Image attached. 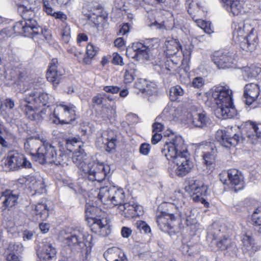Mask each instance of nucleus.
Returning <instances> with one entry per match:
<instances>
[{
  "instance_id": "20",
  "label": "nucleus",
  "mask_w": 261,
  "mask_h": 261,
  "mask_svg": "<svg viewBox=\"0 0 261 261\" xmlns=\"http://www.w3.org/2000/svg\"><path fill=\"white\" fill-rule=\"evenodd\" d=\"M13 30L18 35H23L25 37L34 38L37 35H43L42 34H36V29L24 21H20L15 23L13 26Z\"/></svg>"
},
{
  "instance_id": "24",
  "label": "nucleus",
  "mask_w": 261,
  "mask_h": 261,
  "mask_svg": "<svg viewBox=\"0 0 261 261\" xmlns=\"http://www.w3.org/2000/svg\"><path fill=\"white\" fill-rule=\"evenodd\" d=\"M242 241L243 242L242 250L244 253H248L251 256L259 249V246L251 236L247 234L243 236Z\"/></svg>"
},
{
  "instance_id": "15",
  "label": "nucleus",
  "mask_w": 261,
  "mask_h": 261,
  "mask_svg": "<svg viewBox=\"0 0 261 261\" xmlns=\"http://www.w3.org/2000/svg\"><path fill=\"white\" fill-rule=\"evenodd\" d=\"M234 59V54L227 50H220L213 53V62L218 69L231 67Z\"/></svg>"
},
{
  "instance_id": "58",
  "label": "nucleus",
  "mask_w": 261,
  "mask_h": 261,
  "mask_svg": "<svg viewBox=\"0 0 261 261\" xmlns=\"http://www.w3.org/2000/svg\"><path fill=\"white\" fill-rule=\"evenodd\" d=\"M132 232V230L128 227H123L121 228V234L123 238H128L131 235Z\"/></svg>"
},
{
  "instance_id": "52",
  "label": "nucleus",
  "mask_w": 261,
  "mask_h": 261,
  "mask_svg": "<svg viewBox=\"0 0 261 261\" xmlns=\"http://www.w3.org/2000/svg\"><path fill=\"white\" fill-rule=\"evenodd\" d=\"M43 10H44V11H45V12L47 14L51 15L54 13V11H53V8L51 7V5H50V3L49 2V1H48L47 0H43Z\"/></svg>"
},
{
  "instance_id": "12",
  "label": "nucleus",
  "mask_w": 261,
  "mask_h": 261,
  "mask_svg": "<svg viewBox=\"0 0 261 261\" xmlns=\"http://www.w3.org/2000/svg\"><path fill=\"white\" fill-rule=\"evenodd\" d=\"M75 107L70 104H60L57 106L54 111L55 117L61 124H70L76 119Z\"/></svg>"
},
{
  "instance_id": "14",
  "label": "nucleus",
  "mask_w": 261,
  "mask_h": 261,
  "mask_svg": "<svg viewBox=\"0 0 261 261\" xmlns=\"http://www.w3.org/2000/svg\"><path fill=\"white\" fill-rule=\"evenodd\" d=\"M25 3V2H24ZM35 7L28 6V5H19L18 7V12L21 15L23 21L29 24L34 29H36V34H42L43 30L37 22L35 13Z\"/></svg>"
},
{
  "instance_id": "53",
  "label": "nucleus",
  "mask_w": 261,
  "mask_h": 261,
  "mask_svg": "<svg viewBox=\"0 0 261 261\" xmlns=\"http://www.w3.org/2000/svg\"><path fill=\"white\" fill-rule=\"evenodd\" d=\"M103 90L107 93L115 94L120 91V88L117 86H109L103 87Z\"/></svg>"
},
{
  "instance_id": "9",
  "label": "nucleus",
  "mask_w": 261,
  "mask_h": 261,
  "mask_svg": "<svg viewBox=\"0 0 261 261\" xmlns=\"http://www.w3.org/2000/svg\"><path fill=\"white\" fill-rule=\"evenodd\" d=\"M216 139L221 144L227 148L236 146L243 140V136L239 127L226 128L224 130H218L215 136Z\"/></svg>"
},
{
  "instance_id": "51",
  "label": "nucleus",
  "mask_w": 261,
  "mask_h": 261,
  "mask_svg": "<svg viewBox=\"0 0 261 261\" xmlns=\"http://www.w3.org/2000/svg\"><path fill=\"white\" fill-rule=\"evenodd\" d=\"M51 16H54L56 19L61 20L62 24H64V22H66L65 21L67 19L66 15L61 11L54 12Z\"/></svg>"
},
{
  "instance_id": "59",
  "label": "nucleus",
  "mask_w": 261,
  "mask_h": 261,
  "mask_svg": "<svg viewBox=\"0 0 261 261\" xmlns=\"http://www.w3.org/2000/svg\"><path fill=\"white\" fill-rule=\"evenodd\" d=\"M103 96L102 94H97L92 98V102L97 105H100L102 103Z\"/></svg>"
},
{
  "instance_id": "30",
  "label": "nucleus",
  "mask_w": 261,
  "mask_h": 261,
  "mask_svg": "<svg viewBox=\"0 0 261 261\" xmlns=\"http://www.w3.org/2000/svg\"><path fill=\"white\" fill-rule=\"evenodd\" d=\"M166 45V54L169 57L176 55L179 49H181V46L176 40L168 41Z\"/></svg>"
},
{
  "instance_id": "22",
  "label": "nucleus",
  "mask_w": 261,
  "mask_h": 261,
  "mask_svg": "<svg viewBox=\"0 0 261 261\" xmlns=\"http://www.w3.org/2000/svg\"><path fill=\"white\" fill-rule=\"evenodd\" d=\"M223 7L232 16L239 15L243 10L244 0H223Z\"/></svg>"
},
{
  "instance_id": "16",
  "label": "nucleus",
  "mask_w": 261,
  "mask_h": 261,
  "mask_svg": "<svg viewBox=\"0 0 261 261\" xmlns=\"http://www.w3.org/2000/svg\"><path fill=\"white\" fill-rule=\"evenodd\" d=\"M258 84L253 83L246 84L244 88L243 96L245 103L251 105L253 102L261 101V93Z\"/></svg>"
},
{
  "instance_id": "1",
  "label": "nucleus",
  "mask_w": 261,
  "mask_h": 261,
  "mask_svg": "<svg viewBox=\"0 0 261 261\" xmlns=\"http://www.w3.org/2000/svg\"><path fill=\"white\" fill-rule=\"evenodd\" d=\"M170 137V141L164 145L162 152L169 162L175 164L174 172L175 175L183 177L189 173L192 168V163L189 160L190 155L180 136L172 134Z\"/></svg>"
},
{
  "instance_id": "63",
  "label": "nucleus",
  "mask_w": 261,
  "mask_h": 261,
  "mask_svg": "<svg viewBox=\"0 0 261 261\" xmlns=\"http://www.w3.org/2000/svg\"><path fill=\"white\" fill-rule=\"evenodd\" d=\"M33 237V232L29 230H25L23 233V238L24 240H30L32 239Z\"/></svg>"
},
{
  "instance_id": "32",
  "label": "nucleus",
  "mask_w": 261,
  "mask_h": 261,
  "mask_svg": "<svg viewBox=\"0 0 261 261\" xmlns=\"http://www.w3.org/2000/svg\"><path fill=\"white\" fill-rule=\"evenodd\" d=\"M176 116V109L171 106H167L158 117L164 121H171Z\"/></svg>"
},
{
  "instance_id": "55",
  "label": "nucleus",
  "mask_w": 261,
  "mask_h": 261,
  "mask_svg": "<svg viewBox=\"0 0 261 261\" xmlns=\"http://www.w3.org/2000/svg\"><path fill=\"white\" fill-rule=\"evenodd\" d=\"M112 62L113 64H114L115 65H121V66L124 65L122 57L117 53L113 54Z\"/></svg>"
},
{
  "instance_id": "17",
  "label": "nucleus",
  "mask_w": 261,
  "mask_h": 261,
  "mask_svg": "<svg viewBox=\"0 0 261 261\" xmlns=\"http://www.w3.org/2000/svg\"><path fill=\"white\" fill-rule=\"evenodd\" d=\"M58 59H53L46 72L47 81L52 83L54 87L57 86L60 83L63 75L61 71L58 68Z\"/></svg>"
},
{
  "instance_id": "23",
  "label": "nucleus",
  "mask_w": 261,
  "mask_h": 261,
  "mask_svg": "<svg viewBox=\"0 0 261 261\" xmlns=\"http://www.w3.org/2000/svg\"><path fill=\"white\" fill-rule=\"evenodd\" d=\"M251 26L249 24H245L240 22L235 25L233 32V39L237 43L240 44L247 36L248 32L251 30Z\"/></svg>"
},
{
  "instance_id": "60",
  "label": "nucleus",
  "mask_w": 261,
  "mask_h": 261,
  "mask_svg": "<svg viewBox=\"0 0 261 261\" xmlns=\"http://www.w3.org/2000/svg\"><path fill=\"white\" fill-rule=\"evenodd\" d=\"M39 228L42 232L46 233L48 232L50 228V224L47 223H41L39 224Z\"/></svg>"
},
{
  "instance_id": "45",
  "label": "nucleus",
  "mask_w": 261,
  "mask_h": 261,
  "mask_svg": "<svg viewBox=\"0 0 261 261\" xmlns=\"http://www.w3.org/2000/svg\"><path fill=\"white\" fill-rule=\"evenodd\" d=\"M107 140L106 150L108 152H110L115 148L116 138L115 137H113L111 138H108Z\"/></svg>"
},
{
  "instance_id": "61",
  "label": "nucleus",
  "mask_w": 261,
  "mask_h": 261,
  "mask_svg": "<svg viewBox=\"0 0 261 261\" xmlns=\"http://www.w3.org/2000/svg\"><path fill=\"white\" fill-rule=\"evenodd\" d=\"M129 26L128 23L124 24L120 29L119 34L120 35H124L129 32Z\"/></svg>"
},
{
  "instance_id": "5",
  "label": "nucleus",
  "mask_w": 261,
  "mask_h": 261,
  "mask_svg": "<svg viewBox=\"0 0 261 261\" xmlns=\"http://www.w3.org/2000/svg\"><path fill=\"white\" fill-rule=\"evenodd\" d=\"M98 197L101 202L109 206L119 205L120 210L123 211L126 217H135V203L123 204L125 198L123 189L115 186L103 187L99 189Z\"/></svg>"
},
{
  "instance_id": "54",
  "label": "nucleus",
  "mask_w": 261,
  "mask_h": 261,
  "mask_svg": "<svg viewBox=\"0 0 261 261\" xmlns=\"http://www.w3.org/2000/svg\"><path fill=\"white\" fill-rule=\"evenodd\" d=\"M203 159L204 164L207 166H211L212 164V154L210 152H205L203 154Z\"/></svg>"
},
{
  "instance_id": "36",
  "label": "nucleus",
  "mask_w": 261,
  "mask_h": 261,
  "mask_svg": "<svg viewBox=\"0 0 261 261\" xmlns=\"http://www.w3.org/2000/svg\"><path fill=\"white\" fill-rule=\"evenodd\" d=\"M29 180H30V187L36 193H40L44 189V185L42 180L37 179L34 176H31Z\"/></svg>"
},
{
  "instance_id": "64",
  "label": "nucleus",
  "mask_w": 261,
  "mask_h": 261,
  "mask_svg": "<svg viewBox=\"0 0 261 261\" xmlns=\"http://www.w3.org/2000/svg\"><path fill=\"white\" fill-rule=\"evenodd\" d=\"M7 261H20L18 256L13 253H11L7 255Z\"/></svg>"
},
{
  "instance_id": "26",
  "label": "nucleus",
  "mask_w": 261,
  "mask_h": 261,
  "mask_svg": "<svg viewBox=\"0 0 261 261\" xmlns=\"http://www.w3.org/2000/svg\"><path fill=\"white\" fill-rule=\"evenodd\" d=\"M242 75L245 80L251 79H261V67L251 65L250 66L244 68L242 70Z\"/></svg>"
},
{
  "instance_id": "40",
  "label": "nucleus",
  "mask_w": 261,
  "mask_h": 261,
  "mask_svg": "<svg viewBox=\"0 0 261 261\" xmlns=\"http://www.w3.org/2000/svg\"><path fill=\"white\" fill-rule=\"evenodd\" d=\"M61 27V34L62 39L65 43H67L70 38V28L66 22H64Z\"/></svg>"
},
{
  "instance_id": "44",
  "label": "nucleus",
  "mask_w": 261,
  "mask_h": 261,
  "mask_svg": "<svg viewBox=\"0 0 261 261\" xmlns=\"http://www.w3.org/2000/svg\"><path fill=\"white\" fill-rule=\"evenodd\" d=\"M190 0H187L186 1V5H187V2H190ZM189 6L188 8V11L189 14L191 15H194L195 16V14L198 12L200 9L198 4L195 3L193 1H191V2L189 3Z\"/></svg>"
},
{
  "instance_id": "42",
  "label": "nucleus",
  "mask_w": 261,
  "mask_h": 261,
  "mask_svg": "<svg viewBox=\"0 0 261 261\" xmlns=\"http://www.w3.org/2000/svg\"><path fill=\"white\" fill-rule=\"evenodd\" d=\"M252 221L254 226L261 228V206L257 207L252 214Z\"/></svg>"
},
{
  "instance_id": "47",
  "label": "nucleus",
  "mask_w": 261,
  "mask_h": 261,
  "mask_svg": "<svg viewBox=\"0 0 261 261\" xmlns=\"http://www.w3.org/2000/svg\"><path fill=\"white\" fill-rule=\"evenodd\" d=\"M198 248L199 246L198 245H196L191 247H189L187 245H184L182 248V251L184 253H187L189 255H191L198 252V249L195 250V249Z\"/></svg>"
},
{
  "instance_id": "57",
  "label": "nucleus",
  "mask_w": 261,
  "mask_h": 261,
  "mask_svg": "<svg viewBox=\"0 0 261 261\" xmlns=\"http://www.w3.org/2000/svg\"><path fill=\"white\" fill-rule=\"evenodd\" d=\"M153 135L151 138V143L152 144H156L158 143L162 139V136L161 134L158 133H153Z\"/></svg>"
},
{
  "instance_id": "7",
  "label": "nucleus",
  "mask_w": 261,
  "mask_h": 261,
  "mask_svg": "<svg viewBox=\"0 0 261 261\" xmlns=\"http://www.w3.org/2000/svg\"><path fill=\"white\" fill-rule=\"evenodd\" d=\"M155 40H149L144 43L141 42L133 43L131 46L126 48V55L130 58L149 59L152 51L158 47L159 44L157 42L153 43Z\"/></svg>"
},
{
  "instance_id": "2",
  "label": "nucleus",
  "mask_w": 261,
  "mask_h": 261,
  "mask_svg": "<svg viewBox=\"0 0 261 261\" xmlns=\"http://www.w3.org/2000/svg\"><path fill=\"white\" fill-rule=\"evenodd\" d=\"M78 148L79 150L73 153L72 160L77 166L79 174L83 178L92 181H102L110 172V166L99 162H90L81 146L78 145Z\"/></svg>"
},
{
  "instance_id": "34",
  "label": "nucleus",
  "mask_w": 261,
  "mask_h": 261,
  "mask_svg": "<svg viewBox=\"0 0 261 261\" xmlns=\"http://www.w3.org/2000/svg\"><path fill=\"white\" fill-rule=\"evenodd\" d=\"M207 121V119L204 114L195 113L193 115L192 123L196 127H203L206 124Z\"/></svg>"
},
{
  "instance_id": "21",
  "label": "nucleus",
  "mask_w": 261,
  "mask_h": 261,
  "mask_svg": "<svg viewBox=\"0 0 261 261\" xmlns=\"http://www.w3.org/2000/svg\"><path fill=\"white\" fill-rule=\"evenodd\" d=\"M254 28H251L249 34L244 38L240 44L241 47L244 50L253 51L254 50L258 43L257 33H254Z\"/></svg>"
},
{
  "instance_id": "31",
  "label": "nucleus",
  "mask_w": 261,
  "mask_h": 261,
  "mask_svg": "<svg viewBox=\"0 0 261 261\" xmlns=\"http://www.w3.org/2000/svg\"><path fill=\"white\" fill-rule=\"evenodd\" d=\"M42 252L44 258L46 259H51L55 257L57 254L56 248L49 242L44 243Z\"/></svg>"
},
{
  "instance_id": "13",
  "label": "nucleus",
  "mask_w": 261,
  "mask_h": 261,
  "mask_svg": "<svg viewBox=\"0 0 261 261\" xmlns=\"http://www.w3.org/2000/svg\"><path fill=\"white\" fill-rule=\"evenodd\" d=\"M185 191L192 197L195 202H199L202 199V196L206 195L207 188L202 181L191 179L188 181L185 188Z\"/></svg>"
},
{
  "instance_id": "8",
  "label": "nucleus",
  "mask_w": 261,
  "mask_h": 261,
  "mask_svg": "<svg viewBox=\"0 0 261 261\" xmlns=\"http://www.w3.org/2000/svg\"><path fill=\"white\" fill-rule=\"evenodd\" d=\"M42 145L37 149V160L41 164H61V154H57L55 146L46 141L44 138L40 139Z\"/></svg>"
},
{
  "instance_id": "37",
  "label": "nucleus",
  "mask_w": 261,
  "mask_h": 261,
  "mask_svg": "<svg viewBox=\"0 0 261 261\" xmlns=\"http://www.w3.org/2000/svg\"><path fill=\"white\" fill-rule=\"evenodd\" d=\"M217 246L221 250H230L236 249V246L231 243V240L228 238H223L217 243Z\"/></svg>"
},
{
  "instance_id": "48",
  "label": "nucleus",
  "mask_w": 261,
  "mask_h": 261,
  "mask_svg": "<svg viewBox=\"0 0 261 261\" xmlns=\"http://www.w3.org/2000/svg\"><path fill=\"white\" fill-rule=\"evenodd\" d=\"M160 117H156L155 122L153 123L152 125L153 133H160L164 129V124L160 122Z\"/></svg>"
},
{
  "instance_id": "41",
  "label": "nucleus",
  "mask_w": 261,
  "mask_h": 261,
  "mask_svg": "<svg viewBox=\"0 0 261 261\" xmlns=\"http://www.w3.org/2000/svg\"><path fill=\"white\" fill-rule=\"evenodd\" d=\"M252 221L254 226L261 228V206L257 207L252 214Z\"/></svg>"
},
{
  "instance_id": "35",
  "label": "nucleus",
  "mask_w": 261,
  "mask_h": 261,
  "mask_svg": "<svg viewBox=\"0 0 261 261\" xmlns=\"http://www.w3.org/2000/svg\"><path fill=\"white\" fill-rule=\"evenodd\" d=\"M121 250L116 247L110 248L104 252L103 256L107 261L115 260V258L120 253Z\"/></svg>"
},
{
  "instance_id": "28",
  "label": "nucleus",
  "mask_w": 261,
  "mask_h": 261,
  "mask_svg": "<svg viewBox=\"0 0 261 261\" xmlns=\"http://www.w3.org/2000/svg\"><path fill=\"white\" fill-rule=\"evenodd\" d=\"M246 135L252 143H256L261 137V123L255 124L250 122Z\"/></svg>"
},
{
  "instance_id": "11",
  "label": "nucleus",
  "mask_w": 261,
  "mask_h": 261,
  "mask_svg": "<svg viewBox=\"0 0 261 261\" xmlns=\"http://www.w3.org/2000/svg\"><path fill=\"white\" fill-rule=\"evenodd\" d=\"M219 178L223 185L233 189L235 192L242 190L244 187V177L237 169L224 171L219 174Z\"/></svg>"
},
{
  "instance_id": "39",
  "label": "nucleus",
  "mask_w": 261,
  "mask_h": 261,
  "mask_svg": "<svg viewBox=\"0 0 261 261\" xmlns=\"http://www.w3.org/2000/svg\"><path fill=\"white\" fill-rule=\"evenodd\" d=\"M97 49L92 44L89 43L87 46L86 54L87 57L84 58V62L85 64H88L90 63V60L92 59L97 53Z\"/></svg>"
},
{
  "instance_id": "50",
  "label": "nucleus",
  "mask_w": 261,
  "mask_h": 261,
  "mask_svg": "<svg viewBox=\"0 0 261 261\" xmlns=\"http://www.w3.org/2000/svg\"><path fill=\"white\" fill-rule=\"evenodd\" d=\"M150 150V145L146 143H144L140 145L139 152L143 155H147L149 154Z\"/></svg>"
},
{
  "instance_id": "43",
  "label": "nucleus",
  "mask_w": 261,
  "mask_h": 261,
  "mask_svg": "<svg viewBox=\"0 0 261 261\" xmlns=\"http://www.w3.org/2000/svg\"><path fill=\"white\" fill-rule=\"evenodd\" d=\"M40 139L41 138L39 137V136L30 137L27 139L24 143L25 149L27 150L33 149V145L36 143L37 140H40Z\"/></svg>"
},
{
  "instance_id": "33",
  "label": "nucleus",
  "mask_w": 261,
  "mask_h": 261,
  "mask_svg": "<svg viewBox=\"0 0 261 261\" xmlns=\"http://www.w3.org/2000/svg\"><path fill=\"white\" fill-rule=\"evenodd\" d=\"M136 70V66L133 63L127 66L124 75L125 83H130L134 80Z\"/></svg>"
},
{
  "instance_id": "29",
  "label": "nucleus",
  "mask_w": 261,
  "mask_h": 261,
  "mask_svg": "<svg viewBox=\"0 0 261 261\" xmlns=\"http://www.w3.org/2000/svg\"><path fill=\"white\" fill-rule=\"evenodd\" d=\"M174 219V216L172 214L163 213L156 217V223L161 230H164L169 227V220Z\"/></svg>"
},
{
  "instance_id": "10",
  "label": "nucleus",
  "mask_w": 261,
  "mask_h": 261,
  "mask_svg": "<svg viewBox=\"0 0 261 261\" xmlns=\"http://www.w3.org/2000/svg\"><path fill=\"white\" fill-rule=\"evenodd\" d=\"M95 209L92 206L87 208L85 213L86 217L91 231L99 236L106 237L111 232L108 220L106 218L93 217L91 212Z\"/></svg>"
},
{
  "instance_id": "27",
  "label": "nucleus",
  "mask_w": 261,
  "mask_h": 261,
  "mask_svg": "<svg viewBox=\"0 0 261 261\" xmlns=\"http://www.w3.org/2000/svg\"><path fill=\"white\" fill-rule=\"evenodd\" d=\"M92 7L91 5L88 6V8L90 9V10H89V12L85 15H87L89 19L93 21L94 23H99L100 21H102L105 17L102 8L98 6H97L95 9L94 8L93 10L92 9Z\"/></svg>"
},
{
  "instance_id": "25",
  "label": "nucleus",
  "mask_w": 261,
  "mask_h": 261,
  "mask_svg": "<svg viewBox=\"0 0 261 261\" xmlns=\"http://www.w3.org/2000/svg\"><path fill=\"white\" fill-rule=\"evenodd\" d=\"M32 215L36 216L35 219L36 220H38L39 218L40 220H46L49 217V208L46 204L42 202L38 203L32 209Z\"/></svg>"
},
{
  "instance_id": "46",
  "label": "nucleus",
  "mask_w": 261,
  "mask_h": 261,
  "mask_svg": "<svg viewBox=\"0 0 261 261\" xmlns=\"http://www.w3.org/2000/svg\"><path fill=\"white\" fill-rule=\"evenodd\" d=\"M198 25L203 29L204 31L208 34H211L212 33V30L211 28L210 23H208L207 22H205L201 19H199L196 21Z\"/></svg>"
},
{
  "instance_id": "6",
  "label": "nucleus",
  "mask_w": 261,
  "mask_h": 261,
  "mask_svg": "<svg viewBox=\"0 0 261 261\" xmlns=\"http://www.w3.org/2000/svg\"><path fill=\"white\" fill-rule=\"evenodd\" d=\"M92 236L84 233L82 231L76 230L65 238V243L71 247V249L85 250V259L83 261H87L88 252L92 247Z\"/></svg>"
},
{
  "instance_id": "18",
  "label": "nucleus",
  "mask_w": 261,
  "mask_h": 261,
  "mask_svg": "<svg viewBox=\"0 0 261 261\" xmlns=\"http://www.w3.org/2000/svg\"><path fill=\"white\" fill-rule=\"evenodd\" d=\"M19 194L11 190H6L2 192L0 200L2 201L3 210H10L18 203Z\"/></svg>"
},
{
  "instance_id": "38",
  "label": "nucleus",
  "mask_w": 261,
  "mask_h": 261,
  "mask_svg": "<svg viewBox=\"0 0 261 261\" xmlns=\"http://www.w3.org/2000/svg\"><path fill=\"white\" fill-rule=\"evenodd\" d=\"M184 94V90L179 85L171 87L170 89V98L172 101H175L179 96Z\"/></svg>"
},
{
  "instance_id": "49",
  "label": "nucleus",
  "mask_w": 261,
  "mask_h": 261,
  "mask_svg": "<svg viewBox=\"0 0 261 261\" xmlns=\"http://www.w3.org/2000/svg\"><path fill=\"white\" fill-rule=\"evenodd\" d=\"M136 225L138 229L141 231H143L144 233H148L151 231L150 227L144 221H138L136 223Z\"/></svg>"
},
{
  "instance_id": "3",
  "label": "nucleus",
  "mask_w": 261,
  "mask_h": 261,
  "mask_svg": "<svg viewBox=\"0 0 261 261\" xmlns=\"http://www.w3.org/2000/svg\"><path fill=\"white\" fill-rule=\"evenodd\" d=\"M233 92L225 84L213 87V112L219 119H231L237 115L233 102Z\"/></svg>"
},
{
  "instance_id": "56",
  "label": "nucleus",
  "mask_w": 261,
  "mask_h": 261,
  "mask_svg": "<svg viewBox=\"0 0 261 261\" xmlns=\"http://www.w3.org/2000/svg\"><path fill=\"white\" fill-rule=\"evenodd\" d=\"M204 82L202 77H197L195 78L193 82L192 85L195 88H200L203 85Z\"/></svg>"
},
{
  "instance_id": "4",
  "label": "nucleus",
  "mask_w": 261,
  "mask_h": 261,
  "mask_svg": "<svg viewBox=\"0 0 261 261\" xmlns=\"http://www.w3.org/2000/svg\"><path fill=\"white\" fill-rule=\"evenodd\" d=\"M42 79L34 82L30 89L25 91L26 97L20 100V108L31 120L35 119V108L33 103L37 106H44L49 102L50 98L47 93L38 91L43 84Z\"/></svg>"
},
{
  "instance_id": "62",
  "label": "nucleus",
  "mask_w": 261,
  "mask_h": 261,
  "mask_svg": "<svg viewBox=\"0 0 261 261\" xmlns=\"http://www.w3.org/2000/svg\"><path fill=\"white\" fill-rule=\"evenodd\" d=\"M143 207L135 203L134 214H135V217L143 215Z\"/></svg>"
},
{
  "instance_id": "19",
  "label": "nucleus",
  "mask_w": 261,
  "mask_h": 261,
  "mask_svg": "<svg viewBox=\"0 0 261 261\" xmlns=\"http://www.w3.org/2000/svg\"><path fill=\"white\" fill-rule=\"evenodd\" d=\"M22 160H23L22 154L16 151H12L8 153L5 164L10 170H18L21 168V162Z\"/></svg>"
}]
</instances>
